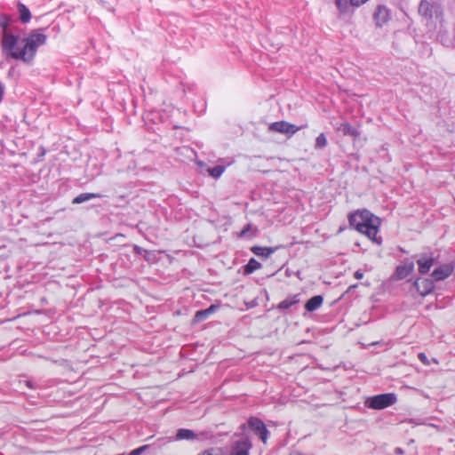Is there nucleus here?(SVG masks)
Listing matches in <instances>:
<instances>
[{"label": "nucleus", "instance_id": "obj_1", "mask_svg": "<svg viewBox=\"0 0 455 455\" xmlns=\"http://www.w3.org/2000/svg\"><path fill=\"white\" fill-rule=\"evenodd\" d=\"M46 38L44 34L33 30L27 37L22 39L23 47L16 49L19 36L12 33H5L2 39L3 52L7 57L30 63L35 58L37 48L46 43Z\"/></svg>", "mask_w": 455, "mask_h": 455}, {"label": "nucleus", "instance_id": "obj_2", "mask_svg": "<svg viewBox=\"0 0 455 455\" xmlns=\"http://www.w3.org/2000/svg\"><path fill=\"white\" fill-rule=\"evenodd\" d=\"M348 222L351 228L365 235L377 244H380L381 237L378 236L380 219L366 209L358 210L348 215Z\"/></svg>", "mask_w": 455, "mask_h": 455}, {"label": "nucleus", "instance_id": "obj_3", "mask_svg": "<svg viewBox=\"0 0 455 455\" xmlns=\"http://www.w3.org/2000/svg\"><path fill=\"white\" fill-rule=\"evenodd\" d=\"M397 397L394 393L377 395L369 398L367 404L369 408L382 410L396 403Z\"/></svg>", "mask_w": 455, "mask_h": 455}, {"label": "nucleus", "instance_id": "obj_4", "mask_svg": "<svg viewBox=\"0 0 455 455\" xmlns=\"http://www.w3.org/2000/svg\"><path fill=\"white\" fill-rule=\"evenodd\" d=\"M300 129L301 127L296 126L295 124H290L286 121L275 122L268 126V131L285 134L288 137H291Z\"/></svg>", "mask_w": 455, "mask_h": 455}, {"label": "nucleus", "instance_id": "obj_5", "mask_svg": "<svg viewBox=\"0 0 455 455\" xmlns=\"http://www.w3.org/2000/svg\"><path fill=\"white\" fill-rule=\"evenodd\" d=\"M252 443L248 437L235 441L231 448L230 455H250Z\"/></svg>", "mask_w": 455, "mask_h": 455}, {"label": "nucleus", "instance_id": "obj_6", "mask_svg": "<svg viewBox=\"0 0 455 455\" xmlns=\"http://www.w3.org/2000/svg\"><path fill=\"white\" fill-rule=\"evenodd\" d=\"M435 259L432 252L419 254L417 259L419 272L422 275L428 273L432 266L435 263Z\"/></svg>", "mask_w": 455, "mask_h": 455}, {"label": "nucleus", "instance_id": "obj_7", "mask_svg": "<svg viewBox=\"0 0 455 455\" xmlns=\"http://www.w3.org/2000/svg\"><path fill=\"white\" fill-rule=\"evenodd\" d=\"M391 18L390 10L384 4H379L373 13V20L377 27H382Z\"/></svg>", "mask_w": 455, "mask_h": 455}, {"label": "nucleus", "instance_id": "obj_8", "mask_svg": "<svg viewBox=\"0 0 455 455\" xmlns=\"http://www.w3.org/2000/svg\"><path fill=\"white\" fill-rule=\"evenodd\" d=\"M413 270L414 262L407 259L396 267L394 276L396 280H403L410 275Z\"/></svg>", "mask_w": 455, "mask_h": 455}, {"label": "nucleus", "instance_id": "obj_9", "mask_svg": "<svg viewBox=\"0 0 455 455\" xmlns=\"http://www.w3.org/2000/svg\"><path fill=\"white\" fill-rule=\"evenodd\" d=\"M413 286L421 296H426L433 291L435 288L434 282L430 279L418 278L413 283Z\"/></svg>", "mask_w": 455, "mask_h": 455}, {"label": "nucleus", "instance_id": "obj_10", "mask_svg": "<svg viewBox=\"0 0 455 455\" xmlns=\"http://www.w3.org/2000/svg\"><path fill=\"white\" fill-rule=\"evenodd\" d=\"M452 272L453 267L450 264H444L433 271L432 277L435 281H442L450 276Z\"/></svg>", "mask_w": 455, "mask_h": 455}, {"label": "nucleus", "instance_id": "obj_11", "mask_svg": "<svg viewBox=\"0 0 455 455\" xmlns=\"http://www.w3.org/2000/svg\"><path fill=\"white\" fill-rule=\"evenodd\" d=\"M279 247H261V246H252L251 248V251L254 253L256 256L267 259L271 254L276 251Z\"/></svg>", "mask_w": 455, "mask_h": 455}, {"label": "nucleus", "instance_id": "obj_12", "mask_svg": "<svg viewBox=\"0 0 455 455\" xmlns=\"http://www.w3.org/2000/svg\"><path fill=\"white\" fill-rule=\"evenodd\" d=\"M198 439V435L195 433L193 430L187 429V428H180L177 431L175 435L176 441L180 440H188V441H194Z\"/></svg>", "mask_w": 455, "mask_h": 455}, {"label": "nucleus", "instance_id": "obj_13", "mask_svg": "<svg viewBox=\"0 0 455 455\" xmlns=\"http://www.w3.org/2000/svg\"><path fill=\"white\" fill-rule=\"evenodd\" d=\"M323 298L321 295H315L310 298L305 304V309L308 312L317 310L323 304Z\"/></svg>", "mask_w": 455, "mask_h": 455}, {"label": "nucleus", "instance_id": "obj_14", "mask_svg": "<svg viewBox=\"0 0 455 455\" xmlns=\"http://www.w3.org/2000/svg\"><path fill=\"white\" fill-rule=\"evenodd\" d=\"M218 308L217 305H211L208 308L204 310L196 311L195 316H194V322L200 323L204 320H205L209 315L213 314Z\"/></svg>", "mask_w": 455, "mask_h": 455}, {"label": "nucleus", "instance_id": "obj_15", "mask_svg": "<svg viewBox=\"0 0 455 455\" xmlns=\"http://www.w3.org/2000/svg\"><path fill=\"white\" fill-rule=\"evenodd\" d=\"M102 196H103L100 193H82L73 199L72 204H79L87 202L91 199L101 198Z\"/></svg>", "mask_w": 455, "mask_h": 455}, {"label": "nucleus", "instance_id": "obj_16", "mask_svg": "<svg viewBox=\"0 0 455 455\" xmlns=\"http://www.w3.org/2000/svg\"><path fill=\"white\" fill-rule=\"evenodd\" d=\"M299 302V294L290 296L285 299L282 300L278 305L277 308L279 310H286L291 307L294 305H297Z\"/></svg>", "mask_w": 455, "mask_h": 455}, {"label": "nucleus", "instance_id": "obj_17", "mask_svg": "<svg viewBox=\"0 0 455 455\" xmlns=\"http://www.w3.org/2000/svg\"><path fill=\"white\" fill-rule=\"evenodd\" d=\"M248 426L256 435H258V433L266 427L265 423L260 419L256 417H251L249 419Z\"/></svg>", "mask_w": 455, "mask_h": 455}, {"label": "nucleus", "instance_id": "obj_18", "mask_svg": "<svg viewBox=\"0 0 455 455\" xmlns=\"http://www.w3.org/2000/svg\"><path fill=\"white\" fill-rule=\"evenodd\" d=\"M419 13L426 18H432L433 5L426 0H422L419 6Z\"/></svg>", "mask_w": 455, "mask_h": 455}, {"label": "nucleus", "instance_id": "obj_19", "mask_svg": "<svg viewBox=\"0 0 455 455\" xmlns=\"http://www.w3.org/2000/svg\"><path fill=\"white\" fill-rule=\"evenodd\" d=\"M335 4L340 14L351 13L353 12L350 0H335Z\"/></svg>", "mask_w": 455, "mask_h": 455}, {"label": "nucleus", "instance_id": "obj_20", "mask_svg": "<svg viewBox=\"0 0 455 455\" xmlns=\"http://www.w3.org/2000/svg\"><path fill=\"white\" fill-rule=\"evenodd\" d=\"M338 130L341 132L343 135H349L353 137H358L360 135V132L348 123L341 124Z\"/></svg>", "mask_w": 455, "mask_h": 455}, {"label": "nucleus", "instance_id": "obj_21", "mask_svg": "<svg viewBox=\"0 0 455 455\" xmlns=\"http://www.w3.org/2000/svg\"><path fill=\"white\" fill-rule=\"evenodd\" d=\"M18 9L20 12V20L22 23H27L31 19L30 11L21 3H19Z\"/></svg>", "mask_w": 455, "mask_h": 455}, {"label": "nucleus", "instance_id": "obj_22", "mask_svg": "<svg viewBox=\"0 0 455 455\" xmlns=\"http://www.w3.org/2000/svg\"><path fill=\"white\" fill-rule=\"evenodd\" d=\"M261 267V264L258 260H256L254 258H251L244 266V274H252L254 271L260 269Z\"/></svg>", "mask_w": 455, "mask_h": 455}, {"label": "nucleus", "instance_id": "obj_23", "mask_svg": "<svg viewBox=\"0 0 455 455\" xmlns=\"http://www.w3.org/2000/svg\"><path fill=\"white\" fill-rule=\"evenodd\" d=\"M257 233H258V228L249 223L242 229L239 236L244 237L249 235L250 236L252 237V236H255L257 235Z\"/></svg>", "mask_w": 455, "mask_h": 455}, {"label": "nucleus", "instance_id": "obj_24", "mask_svg": "<svg viewBox=\"0 0 455 455\" xmlns=\"http://www.w3.org/2000/svg\"><path fill=\"white\" fill-rule=\"evenodd\" d=\"M327 139L324 133H320L316 139L315 143V149H323L327 146Z\"/></svg>", "mask_w": 455, "mask_h": 455}, {"label": "nucleus", "instance_id": "obj_25", "mask_svg": "<svg viewBox=\"0 0 455 455\" xmlns=\"http://www.w3.org/2000/svg\"><path fill=\"white\" fill-rule=\"evenodd\" d=\"M225 171V166L223 165H216L212 168L208 169L209 174L214 179H219Z\"/></svg>", "mask_w": 455, "mask_h": 455}, {"label": "nucleus", "instance_id": "obj_26", "mask_svg": "<svg viewBox=\"0 0 455 455\" xmlns=\"http://www.w3.org/2000/svg\"><path fill=\"white\" fill-rule=\"evenodd\" d=\"M198 455H221L220 450L219 448H210L207 449L202 452H200Z\"/></svg>", "mask_w": 455, "mask_h": 455}, {"label": "nucleus", "instance_id": "obj_27", "mask_svg": "<svg viewBox=\"0 0 455 455\" xmlns=\"http://www.w3.org/2000/svg\"><path fill=\"white\" fill-rule=\"evenodd\" d=\"M258 435H259V439L264 443H266L268 439V435H269V431L267 430V427L265 428H263L259 433H258Z\"/></svg>", "mask_w": 455, "mask_h": 455}, {"label": "nucleus", "instance_id": "obj_28", "mask_svg": "<svg viewBox=\"0 0 455 455\" xmlns=\"http://www.w3.org/2000/svg\"><path fill=\"white\" fill-rule=\"evenodd\" d=\"M418 357H419V361L421 363H423L424 364H426V365L429 364V361L427 359V356L424 353H419Z\"/></svg>", "mask_w": 455, "mask_h": 455}, {"label": "nucleus", "instance_id": "obj_29", "mask_svg": "<svg viewBox=\"0 0 455 455\" xmlns=\"http://www.w3.org/2000/svg\"><path fill=\"white\" fill-rule=\"evenodd\" d=\"M368 0H350V4L355 7H359L360 5L365 4Z\"/></svg>", "mask_w": 455, "mask_h": 455}, {"label": "nucleus", "instance_id": "obj_30", "mask_svg": "<svg viewBox=\"0 0 455 455\" xmlns=\"http://www.w3.org/2000/svg\"><path fill=\"white\" fill-rule=\"evenodd\" d=\"M0 26L4 28V34L5 33H8L6 28H7V26H8V23H7V20L4 19V20H0ZM4 36V35H3V37Z\"/></svg>", "mask_w": 455, "mask_h": 455}, {"label": "nucleus", "instance_id": "obj_31", "mask_svg": "<svg viewBox=\"0 0 455 455\" xmlns=\"http://www.w3.org/2000/svg\"><path fill=\"white\" fill-rule=\"evenodd\" d=\"M354 276L355 279H362L363 277V273L361 270H356Z\"/></svg>", "mask_w": 455, "mask_h": 455}, {"label": "nucleus", "instance_id": "obj_32", "mask_svg": "<svg viewBox=\"0 0 455 455\" xmlns=\"http://www.w3.org/2000/svg\"><path fill=\"white\" fill-rule=\"evenodd\" d=\"M4 86L3 85L2 83H0V102L2 101V99L4 96Z\"/></svg>", "mask_w": 455, "mask_h": 455}, {"label": "nucleus", "instance_id": "obj_33", "mask_svg": "<svg viewBox=\"0 0 455 455\" xmlns=\"http://www.w3.org/2000/svg\"><path fill=\"white\" fill-rule=\"evenodd\" d=\"M395 454H397V455H402V454H403V453H404V451H403L402 448L397 447V448H395Z\"/></svg>", "mask_w": 455, "mask_h": 455}, {"label": "nucleus", "instance_id": "obj_34", "mask_svg": "<svg viewBox=\"0 0 455 455\" xmlns=\"http://www.w3.org/2000/svg\"><path fill=\"white\" fill-rule=\"evenodd\" d=\"M134 251H135L136 252L140 253V251H141V248H140V247H139L138 245H135V246H134Z\"/></svg>", "mask_w": 455, "mask_h": 455}, {"label": "nucleus", "instance_id": "obj_35", "mask_svg": "<svg viewBox=\"0 0 455 455\" xmlns=\"http://www.w3.org/2000/svg\"><path fill=\"white\" fill-rule=\"evenodd\" d=\"M356 287H357V284L351 285V286H349L348 291H350L352 289H355Z\"/></svg>", "mask_w": 455, "mask_h": 455}, {"label": "nucleus", "instance_id": "obj_36", "mask_svg": "<svg viewBox=\"0 0 455 455\" xmlns=\"http://www.w3.org/2000/svg\"><path fill=\"white\" fill-rule=\"evenodd\" d=\"M12 72H13V68H11L8 72V76H11L12 75Z\"/></svg>", "mask_w": 455, "mask_h": 455}]
</instances>
